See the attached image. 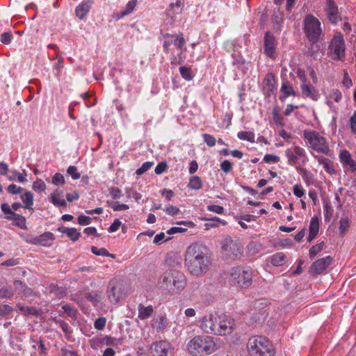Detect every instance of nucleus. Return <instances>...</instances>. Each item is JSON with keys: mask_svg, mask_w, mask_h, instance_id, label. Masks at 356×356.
<instances>
[{"mask_svg": "<svg viewBox=\"0 0 356 356\" xmlns=\"http://www.w3.org/2000/svg\"><path fill=\"white\" fill-rule=\"evenodd\" d=\"M106 294L111 303L117 304L127 297L128 286L122 279L113 278L108 284Z\"/></svg>", "mask_w": 356, "mask_h": 356, "instance_id": "6", "label": "nucleus"}, {"mask_svg": "<svg viewBox=\"0 0 356 356\" xmlns=\"http://www.w3.org/2000/svg\"><path fill=\"white\" fill-rule=\"evenodd\" d=\"M138 0H131L129 1L125 7L122 9V10L118 13L115 14V19L119 20L124 17L131 14L134 9L136 8V6L138 5Z\"/></svg>", "mask_w": 356, "mask_h": 356, "instance_id": "23", "label": "nucleus"}, {"mask_svg": "<svg viewBox=\"0 0 356 356\" xmlns=\"http://www.w3.org/2000/svg\"><path fill=\"white\" fill-rule=\"evenodd\" d=\"M95 343L104 344L108 346L118 347V346L121 345L122 339H116L111 336H106L99 337L97 339H92L91 344L92 348H96Z\"/></svg>", "mask_w": 356, "mask_h": 356, "instance_id": "17", "label": "nucleus"}, {"mask_svg": "<svg viewBox=\"0 0 356 356\" xmlns=\"http://www.w3.org/2000/svg\"><path fill=\"white\" fill-rule=\"evenodd\" d=\"M6 219L9 220H13V225L16 227H18L22 229H26V218L22 215L18 213H13V216H6Z\"/></svg>", "mask_w": 356, "mask_h": 356, "instance_id": "26", "label": "nucleus"}, {"mask_svg": "<svg viewBox=\"0 0 356 356\" xmlns=\"http://www.w3.org/2000/svg\"><path fill=\"white\" fill-rule=\"evenodd\" d=\"M319 230V219L318 217H313L311 219L309 232L318 234Z\"/></svg>", "mask_w": 356, "mask_h": 356, "instance_id": "45", "label": "nucleus"}, {"mask_svg": "<svg viewBox=\"0 0 356 356\" xmlns=\"http://www.w3.org/2000/svg\"><path fill=\"white\" fill-rule=\"evenodd\" d=\"M220 168L225 173H228L233 168V165L229 160H224L220 163Z\"/></svg>", "mask_w": 356, "mask_h": 356, "instance_id": "63", "label": "nucleus"}, {"mask_svg": "<svg viewBox=\"0 0 356 356\" xmlns=\"http://www.w3.org/2000/svg\"><path fill=\"white\" fill-rule=\"evenodd\" d=\"M202 138L209 147H213L216 145V139L211 135L203 134Z\"/></svg>", "mask_w": 356, "mask_h": 356, "instance_id": "59", "label": "nucleus"}, {"mask_svg": "<svg viewBox=\"0 0 356 356\" xmlns=\"http://www.w3.org/2000/svg\"><path fill=\"white\" fill-rule=\"evenodd\" d=\"M17 308L18 310L22 312L24 314H31V315L38 314L37 309L33 307H28V306L24 305L23 304L18 303L17 305Z\"/></svg>", "mask_w": 356, "mask_h": 356, "instance_id": "42", "label": "nucleus"}, {"mask_svg": "<svg viewBox=\"0 0 356 356\" xmlns=\"http://www.w3.org/2000/svg\"><path fill=\"white\" fill-rule=\"evenodd\" d=\"M63 191L61 190H55L51 193V202L56 207H65L66 201L63 199Z\"/></svg>", "mask_w": 356, "mask_h": 356, "instance_id": "24", "label": "nucleus"}, {"mask_svg": "<svg viewBox=\"0 0 356 356\" xmlns=\"http://www.w3.org/2000/svg\"><path fill=\"white\" fill-rule=\"evenodd\" d=\"M325 13L327 18L330 23L337 24L339 20H341L338 7L335 3L327 4L325 8Z\"/></svg>", "mask_w": 356, "mask_h": 356, "instance_id": "19", "label": "nucleus"}, {"mask_svg": "<svg viewBox=\"0 0 356 356\" xmlns=\"http://www.w3.org/2000/svg\"><path fill=\"white\" fill-rule=\"evenodd\" d=\"M15 290L11 285H6L0 289V297L10 299L14 296Z\"/></svg>", "mask_w": 356, "mask_h": 356, "instance_id": "36", "label": "nucleus"}, {"mask_svg": "<svg viewBox=\"0 0 356 356\" xmlns=\"http://www.w3.org/2000/svg\"><path fill=\"white\" fill-rule=\"evenodd\" d=\"M185 262L191 274L198 275L205 273L211 263L208 249L198 243L191 244L187 249Z\"/></svg>", "mask_w": 356, "mask_h": 356, "instance_id": "1", "label": "nucleus"}, {"mask_svg": "<svg viewBox=\"0 0 356 356\" xmlns=\"http://www.w3.org/2000/svg\"><path fill=\"white\" fill-rule=\"evenodd\" d=\"M106 319L105 317H99L95 321L94 327L97 330H102L106 326Z\"/></svg>", "mask_w": 356, "mask_h": 356, "instance_id": "57", "label": "nucleus"}, {"mask_svg": "<svg viewBox=\"0 0 356 356\" xmlns=\"http://www.w3.org/2000/svg\"><path fill=\"white\" fill-rule=\"evenodd\" d=\"M250 356H274L275 351L269 340L263 336H252L247 343Z\"/></svg>", "mask_w": 356, "mask_h": 356, "instance_id": "4", "label": "nucleus"}, {"mask_svg": "<svg viewBox=\"0 0 356 356\" xmlns=\"http://www.w3.org/2000/svg\"><path fill=\"white\" fill-rule=\"evenodd\" d=\"M46 188H47L46 184L40 179H37V180L35 181L32 185V188L35 191H44Z\"/></svg>", "mask_w": 356, "mask_h": 356, "instance_id": "53", "label": "nucleus"}, {"mask_svg": "<svg viewBox=\"0 0 356 356\" xmlns=\"http://www.w3.org/2000/svg\"><path fill=\"white\" fill-rule=\"evenodd\" d=\"M319 49L320 46L317 42H311L310 47L304 51V54L308 57H312L319 51Z\"/></svg>", "mask_w": 356, "mask_h": 356, "instance_id": "47", "label": "nucleus"}, {"mask_svg": "<svg viewBox=\"0 0 356 356\" xmlns=\"http://www.w3.org/2000/svg\"><path fill=\"white\" fill-rule=\"evenodd\" d=\"M164 211L168 215L171 216L177 215L180 211V210L178 207H177L175 206H172V205L166 207L165 208Z\"/></svg>", "mask_w": 356, "mask_h": 356, "instance_id": "64", "label": "nucleus"}, {"mask_svg": "<svg viewBox=\"0 0 356 356\" xmlns=\"http://www.w3.org/2000/svg\"><path fill=\"white\" fill-rule=\"evenodd\" d=\"M23 296L27 299L29 302L31 303H37V294L33 291L32 289L27 287L22 294Z\"/></svg>", "mask_w": 356, "mask_h": 356, "instance_id": "39", "label": "nucleus"}, {"mask_svg": "<svg viewBox=\"0 0 356 356\" xmlns=\"http://www.w3.org/2000/svg\"><path fill=\"white\" fill-rule=\"evenodd\" d=\"M49 291L57 297L62 298L66 295V289L64 287L58 285L51 284L49 286Z\"/></svg>", "mask_w": 356, "mask_h": 356, "instance_id": "38", "label": "nucleus"}, {"mask_svg": "<svg viewBox=\"0 0 356 356\" xmlns=\"http://www.w3.org/2000/svg\"><path fill=\"white\" fill-rule=\"evenodd\" d=\"M264 83L271 90H275V77L273 73L269 72L264 79Z\"/></svg>", "mask_w": 356, "mask_h": 356, "instance_id": "40", "label": "nucleus"}, {"mask_svg": "<svg viewBox=\"0 0 356 356\" xmlns=\"http://www.w3.org/2000/svg\"><path fill=\"white\" fill-rule=\"evenodd\" d=\"M179 51L177 54H172L170 57L171 63L172 65H181L184 62V53L186 51V47L178 49Z\"/></svg>", "mask_w": 356, "mask_h": 356, "instance_id": "33", "label": "nucleus"}, {"mask_svg": "<svg viewBox=\"0 0 356 356\" xmlns=\"http://www.w3.org/2000/svg\"><path fill=\"white\" fill-rule=\"evenodd\" d=\"M345 42L342 35L335 34L327 49V56L332 60H341L345 56Z\"/></svg>", "mask_w": 356, "mask_h": 356, "instance_id": "9", "label": "nucleus"}, {"mask_svg": "<svg viewBox=\"0 0 356 356\" xmlns=\"http://www.w3.org/2000/svg\"><path fill=\"white\" fill-rule=\"evenodd\" d=\"M341 98L342 94L341 91L338 89H332L330 91L328 95L327 96V104L330 105L331 104V100L338 103L341 100Z\"/></svg>", "mask_w": 356, "mask_h": 356, "instance_id": "34", "label": "nucleus"}, {"mask_svg": "<svg viewBox=\"0 0 356 356\" xmlns=\"http://www.w3.org/2000/svg\"><path fill=\"white\" fill-rule=\"evenodd\" d=\"M55 321L61 327L62 330L65 333V337L66 338H69L70 334H71V333H72V330H71L68 323L65 322L63 320H56L55 319Z\"/></svg>", "mask_w": 356, "mask_h": 356, "instance_id": "46", "label": "nucleus"}, {"mask_svg": "<svg viewBox=\"0 0 356 356\" xmlns=\"http://www.w3.org/2000/svg\"><path fill=\"white\" fill-rule=\"evenodd\" d=\"M300 88L304 96L316 101L319 98L318 91L314 87L307 83H302Z\"/></svg>", "mask_w": 356, "mask_h": 356, "instance_id": "22", "label": "nucleus"}, {"mask_svg": "<svg viewBox=\"0 0 356 356\" xmlns=\"http://www.w3.org/2000/svg\"><path fill=\"white\" fill-rule=\"evenodd\" d=\"M237 136L239 139L247 140L251 143L254 142V134L252 131H240L238 133Z\"/></svg>", "mask_w": 356, "mask_h": 356, "instance_id": "43", "label": "nucleus"}, {"mask_svg": "<svg viewBox=\"0 0 356 356\" xmlns=\"http://www.w3.org/2000/svg\"><path fill=\"white\" fill-rule=\"evenodd\" d=\"M154 313V309L152 305L144 306L142 304L138 305V318L144 320L149 318Z\"/></svg>", "mask_w": 356, "mask_h": 356, "instance_id": "28", "label": "nucleus"}, {"mask_svg": "<svg viewBox=\"0 0 356 356\" xmlns=\"http://www.w3.org/2000/svg\"><path fill=\"white\" fill-rule=\"evenodd\" d=\"M6 190L8 193L15 195L21 193L24 189L20 186H17L16 184H11L7 187Z\"/></svg>", "mask_w": 356, "mask_h": 356, "instance_id": "58", "label": "nucleus"}, {"mask_svg": "<svg viewBox=\"0 0 356 356\" xmlns=\"http://www.w3.org/2000/svg\"><path fill=\"white\" fill-rule=\"evenodd\" d=\"M340 161L343 165L349 168L351 172L356 171V161L352 158L351 154L348 150H343L339 154Z\"/></svg>", "mask_w": 356, "mask_h": 356, "instance_id": "20", "label": "nucleus"}, {"mask_svg": "<svg viewBox=\"0 0 356 356\" xmlns=\"http://www.w3.org/2000/svg\"><path fill=\"white\" fill-rule=\"evenodd\" d=\"M92 5L91 1H83L76 8V15L79 19H83L89 12Z\"/></svg>", "mask_w": 356, "mask_h": 356, "instance_id": "25", "label": "nucleus"}, {"mask_svg": "<svg viewBox=\"0 0 356 356\" xmlns=\"http://www.w3.org/2000/svg\"><path fill=\"white\" fill-rule=\"evenodd\" d=\"M67 172L72 177L73 179H78L80 178L81 175L77 172V168L75 166L70 165L67 170Z\"/></svg>", "mask_w": 356, "mask_h": 356, "instance_id": "60", "label": "nucleus"}, {"mask_svg": "<svg viewBox=\"0 0 356 356\" xmlns=\"http://www.w3.org/2000/svg\"><path fill=\"white\" fill-rule=\"evenodd\" d=\"M222 252L226 258L236 259L243 253V247L237 240L230 237L225 238L222 243Z\"/></svg>", "mask_w": 356, "mask_h": 356, "instance_id": "10", "label": "nucleus"}, {"mask_svg": "<svg viewBox=\"0 0 356 356\" xmlns=\"http://www.w3.org/2000/svg\"><path fill=\"white\" fill-rule=\"evenodd\" d=\"M325 220L330 221L331 216H332L333 209L329 202H326L323 205Z\"/></svg>", "mask_w": 356, "mask_h": 356, "instance_id": "54", "label": "nucleus"}, {"mask_svg": "<svg viewBox=\"0 0 356 356\" xmlns=\"http://www.w3.org/2000/svg\"><path fill=\"white\" fill-rule=\"evenodd\" d=\"M172 38H174V40H173V41H171V42L177 49H181L185 47L186 41L181 34H180V35L176 34L175 35H172Z\"/></svg>", "mask_w": 356, "mask_h": 356, "instance_id": "44", "label": "nucleus"}, {"mask_svg": "<svg viewBox=\"0 0 356 356\" xmlns=\"http://www.w3.org/2000/svg\"><path fill=\"white\" fill-rule=\"evenodd\" d=\"M270 262L273 266H280L286 262V255L283 252H278L271 257Z\"/></svg>", "mask_w": 356, "mask_h": 356, "instance_id": "35", "label": "nucleus"}, {"mask_svg": "<svg viewBox=\"0 0 356 356\" xmlns=\"http://www.w3.org/2000/svg\"><path fill=\"white\" fill-rule=\"evenodd\" d=\"M55 239L54 235L50 232H46L38 236V245L49 247Z\"/></svg>", "mask_w": 356, "mask_h": 356, "instance_id": "27", "label": "nucleus"}, {"mask_svg": "<svg viewBox=\"0 0 356 356\" xmlns=\"http://www.w3.org/2000/svg\"><path fill=\"white\" fill-rule=\"evenodd\" d=\"M303 138L314 151L327 155L330 148L326 139L316 131L305 130Z\"/></svg>", "mask_w": 356, "mask_h": 356, "instance_id": "8", "label": "nucleus"}, {"mask_svg": "<svg viewBox=\"0 0 356 356\" xmlns=\"http://www.w3.org/2000/svg\"><path fill=\"white\" fill-rule=\"evenodd\" d=\"M304 32L309 42H318L323 36L321 22L312 14L305 17Z\"/></svg>", "mask_w": 356, "mask_h": 356, "instance_id": "5", "label": "nucleus"}, {"mask_svg": "<svg viewBox=\"0 0 356 356\" xmlns=\"http://www.w3.org/2000/svg\"><path fill=\"white\" fill-rule=\"evenodd\" d=\"M280 92L281 95L280 96V99L282 102H284L285 99L290 95L296 96V93L293 90L292 85L288 81H282Z\"/></svg>", "mask_w": 356, "mask_h": 356, "instance_id": "21", "label": "nucleus"}, {"mask_svg": "<svg viewBox=\"0 0 356 356\" xmlns=\"http://www.w3.org/2000/svg\"><path fill=\"white\" fill-rule=\"evenodd\" d=\"M10 172L13 174V175L10 176L8 178L10 181H17L21 183H24L26 181V173L23 175L16 171H10Z\"/></svg>", "mask_w": 356, "mask_h": 356, "instance_id": "48", "label": "nucleus"}, {"mask_svg": "<svg viewBox=\"0 0 356 356\" xmlns=\"http://www.w3.org/2000/svg\"><path fill=\"white\" fill-rule=\"evenodd\" d=\"M216 339L211 336H196L189 341L187 350L193 356H206L218 349Z\"/></svg>", "mask_w": 356, "mask_h": 356, "instance_id": "3", "label": "nucleus"}, {"mask_svg": "<svg viewBox=\"0 0 356 356\" xmlns=\"http://www.w3.org/2000/svg\"><path fill=\"white\" fill-rule=\"evenodd\" d=\"M332 262V258L327 256L314 261L311 266V271L313 274H321Z\"/></svg>", "mask_w": 356, "mask_h": 356, "instance_id": "15", "label": "nucleus"}, {"mask_svg": "<svg viewBox=\"0 0 356 356\" xmlns=\"http://www.w3.org/2000/svg\"><path fill=\"white\" fill-rule=\"evenodd\" d=\"M280 160V157L274 154H266L264 157V161L266 163H277Z\"/></svg>", "mask_w": 356, "mask_h": 356, "instance_id": "61", "label": "nucleus"}, {"mask_svg": "<svg viewBox=\"0 0 356 356\" xmlns=\"http://www.w3.org/2000/svg\"><path fill=\"white\" fill-rule=\"evenodd\" d=\"M232 56L233 58V65H235L243 73H245L247 70V66L243 58L238 54H233Z\"/></svg>", "mask_w": 356, "mask_h": 356, "instance_id": "31", "label": "nucleus"}, {"mask_svg": "<svg viewBox=\"0 0 356 356\" xmlns=\"http://www.w3.org/2000/svg\"><path fill=\"white\" fill-rule=\"evenodd\" d=\"M20 198L24 206L23 207L27 209H33L32 207L33 205V195L30 191H26L24 193L20 195Z\"/></svg>", "mask_w": 356, "mask_h": 356, "instance_id": "32", "label": "nucleus"}, {"mask_svg": "<svg viewBox=\"0 0 356 356\" xmlns=\"http://www.w3.org/2000/svg\"><path fill=\"white\" fill-rule=\"evenodd\" d=\"M273 118L276 124L280 125V126L284 125V123H283L284 118L282 116V115L279 113V111H277V108H274L273 110Z\"/></svg>", "mask_w": 356, "mask_h": 356, "instance_id": "56", "label": "nucleus"}, {"mask_svg": "<svg viewBox=\"0 0 356 356\" xmlns=\"http://www.w3.org/2000/svg\"><path fill=\"white\" fill-rule=\"evenodd\" d=\"M186 284L185 275L176 269L166 270L159 281L160 288L170 294L180 292L185 288Z\"/></svg>", "mask_w": 356, "mask_h": 356, "instance_id": "2", "label": "nucleus"}, {"mask_svg": "<svg viewBox=\"0 0 356 356\" xmlns=\"http://www.w3.org/2000/svg\"><path fill=\"white\" fill-rule=\"evenodd\" d=\"M154 165L153 162L151 161H147L145 162L140 168L136 170V173L138 175H141L145 172H147L151 167H152Z\"/></svg>", "mask_w": 356, "mask_h": 356, "instance_id": "55", "label": "nucleus"}, {"mask_svg": "<svg viewBox=\"0 0 356 356\" xmlns=\"http://www.w3.org/2000/svg\"><path fill=\"white\" fill-rule=\"evenodd\" d=\"M14 284V290L16 291L18 294L22 295L24 291L28 287L25 283L22 282L19 280H15L13 282Z\"/></svg>", "mask_w": 356, "mask_h": 356, "instance_id": "52", "label": "nucleus"}, {"mask_svg": "<svg viewBox=\"0 0 356 356\" xmlns=\"http://www.w3.org/2000/svg\"><path fill=\"white\" fill-rule=\"evenodd\" d=\"M179 72L185 80L190 81L193 79V76L191 74V69L188 67L181 66L179 67Z\"/></svg>", "mask_w": 356, "mask_h": 356, "instance_id": "51", "label": "nucleus"}, {"mask_svg": "<svg viewBox=\"0 0 356 356\" xmlns=\"http://www.w3.org/2000/svg\"><path fill=\"white\" fill-rule=\"evenodd\" d=\"M62 309L63 310V313L66 314L69 317L74 320L76 318L77 310L74 307L70 304H65L62 306Z\"/></svg>", "mask_w": 356, "mask_h": 356, "instance_id": "41", "label": "nucleus"}, {"mask_svg": "<svg viewBox=\"0 0 356 356\" xmlns=\"http://www.w3.org/2000/svg\"><path fill=\"white\" fill-rule=\"evenodd\" d=\"M86 298L91 302L95 307H99L101 300V296L97 293H92L87 291H79L74 294L71 298L73 301L81 304L83 298Z\"/></svg>", "mask_w": 356, "mask_h": 356, "instance_id": "14", "label": "nucleus"}, {"mask_svg": "<svg viewBox=\"0 0 356 356\" xmlns=\"http://www.w3.org/2000/svg\"><path fill=\"white\" fill-rule=\"evenodd\" d=\"M350 227V222L348 218H343L340 220V225L339 227L341 235H343Z\"/></svg>", "mask_w": 356, "mask_h": 356, "instance_id": "50", "label": "nucleus"}, {"mask_svg": "<svg viewBox=\"0 0 356 356\" xmlns=\"http://www.w3.org/2000/svg\"><path fill=\"white\" fill-rule=\"evenodd\" d=\"M152 356H173L174 348L167 341L154 342L151 346Z\"/></svg>", "mask_w": 356, "mask_h": 356, "instance_id": "13", "label": "nucleus"}, {"mask_svg": "<svg viewBox=\"0 0 356 356\" xmlns=\"http://www.w3.org/2000/svg\"><path fill=\"white\" fill-rule=\"evenodd\" d=\"M60 232L65 234L72 241H76L81 236V233L77 231L76 228L61 227L58 229Z\"/></svg>", "mask_w": 356, "mask_h": 356, "instance_id": "30", "label": "nucleus"}, {"mask_svg": "<svg viewBox=\"0 0 356 356\" xmlns=\"http://www.w3.org/2000/svg\"><path fill=\"white\" fill-rule=\"evenodd\" d=\"M324 246V242L322 241L320 243L313 245L309 250V255L310 258H314L316 254L323 250Z\"/></svg>", "mask_w": 356, "mask_h": 356, "instance_id": "49", "label": "nucleus"}, {"mask_svg": "<svg viewBox=\"0 0 356 356\" xmlns=\"http://www.w3.org/2000/svg\"><path fill=\"white\" fill-rule=\"evenodd\" d=\"M51 183L55 185H62L65 183V178L60 173H56L52 177Z\"/></svg>", "mask_w": 356, "mask_h": 356, "instance_id": "62", "label": "nucleus"}, {"mask_svg": "<svg viewBox=\"0 0 356 356\" xmlns=\"http://www.w3.org/2000/svg\"><path fill=\"white\" fill-rule=\"evenodd\" d=\"M264 51L270 58H274L275 54L276 41L274 35L267 31L264 35Z\"/></svg>", "mask_w": 356, "mask_h": 356, "instance_id": "16", "label": "nucleus"}, {"mask_svg": "<svg viewBox=\"0 0 356 356\" xmlns=\"http://www.w3.org/2000/svg\"><path fill=\"white\" fill-rule=\"evenodd\" d=\"M229 282L234 286L248 289L252 283V273L249 268L236 267L231 269Z\"/></svg>", "mask_w": 356, "mask_h": 356, "instance_id": "7", "label": "nucleus"}, {"mask_svg": "<svg viewBox=\"0 0 356 356\" xmlns=\"http://www.w3.org/2000/svg\"><path fill=\"white\" fill-rule=\"evenodd\" d=\"M216 314L205 315L200 322V328L205 333L214 334L215 327H213V322L216 321Z\"/></svg>", "mask_w": 356, "mask_h": 356, "instance_id": "18", "label": "nucleus"}, {"mask_svg": "<svg viewBox=\"0 0 356 356\" xmlns=\"http://www.w3.org/2000/svg\"><path fill=\"white\" fill-rule=\"evenodd\" d=\"M188 187L193 190H200L202 187V181L198 176H193L190 178Z\"/></svg>", "mask_w": 356, "mask_h": 356, "instance_id": "37", "label": "nucleus"}, {"mask_svg": "<svg viewBox=\"0 0 356 356\" xmlns=\"http://www.w3.org/2000/svg\"><path fill=\"white\" fill-rule=\"evenodd\" d=\"M218 326L214 330V334L226 336L231 334L235 327L234 318L225 314L219 315Z\"/></svg>", "mask_w": 356, "mask_h": 356, "instance_id": "12", "label": "nucleus"}, {"mask_svg": "<svg viewBox=\"0 0 356 356\" xmlns=\"http://www.w3.org/2000/svg\"><path fill=\"white\" fill-rule=\"evenodd\" d=\"M285 155L288 159V163L295 165L296 168H298L300 165H304L307 161L305 150L298 145L286 149Z\"/></svg>", "mask_w": 356, "mask_h": 356, "instance_id": "11", "label": "nucleus"}, {"mask_svg": "<svg viewBox=\"0 0 356 356\" xmlns=\"http://www.w3.org/2000/svg\"><path fill=\"white\" fill-rule=\"evenodd\" d=\"M318 161L327 173L330 175L336 173L334 163L330 159L320 157L318 159Z\"/></svg>", "mask_w": 356, "mask_h": 356, "instance_id": "29", "label": "nucleus"}]
</instances>
